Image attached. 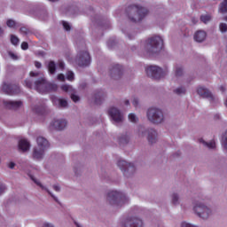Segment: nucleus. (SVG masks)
I'll return each mask as SVG.
<instances>
[{
	"instance_id": "nucleus-2",
	"label": "nucleus",
	"mask_w": 227,
	"mask_h": 227,
	"mask_svg": "<svg viewBox=\"0 0 227 227\" xmlns=\"http://www.w3.org/2000/svg\"><path fill=\"white\" fill-rule=\"evenodd\" d=\"M145 47L149 54L160 52L164 49V40L160 36H153L145 41Z\"/></svg>"
},
{
	"instance_id": "nucleus-36",
	"label": "nucleus",
	"mask_w": 227,
	"mask_h": 227,
	"mask_svg": "<svg viewBox=\"0 0 227 227\" xmlns=\"http://www.w3.org/2000/svg\"><path fill=\"white\" fill-rule=\"evenodd\" d=\"M19 37H17L16 35H11V43H12V45H19Z\"/></svg>"
},
{
	"instance_id": "nucleus-7",
	"label": "nucleus",
	"mask_w": 227,
	"mask_h": 227,
	"mask_svg": "<svg viewBox=\"0 0 227 227\" xmlns=\"http://www.w3.org/2000/svg\"><path fill=\"white\" fill-rule=\"evenodd\" d=\"M75 61L78 64V67H90V63H91V57L86 51H80L76 56Z\"/></svg>"
},
{
	"instance_id": "nucleus-37",
	"label": "nucleus",
	"mask_w": 227,
	"mask_h": 227,
	"mask_svg": "<svg viewBox=\"0 0 227 227\" xmlns=\"http://www.w3.org/2000/svg\"><path fill=\"white\" fill-rule=\"evenodd\" d=\"M33 79L32 78H27L25 80V86H27V88H33Z\"/></svg>"
},
{
	"instance_id": "nucleus-48",
	"label": "nucleus",
	"mask_w": 227,
	"mask_h": 227,
	"mask_svg": "<svg viewBox=\"0 0 227 227\" xmlns=\"http://www.w3.org/2000/svg\"><path fill=\"white\" fill-rule=\"evenodd\" d=\"M8 56L12 59H19V57L16 56L15 53H13L12 51H8Z\"/></svg>"
},
{
	"instance_id": "nucleus-46",
	"label": "nucleus",
	"mask_w": 227,
	"mask_h": 227,
	"mask_svg": "<svg viewBox=\"0 0 227 227\" xmlns=\"http://www.w3.org/2000/svg\"><path fill=\"white\" fill-rule=\"evenodd\" d=\"M71 99L73 100V102H79V100H81V98H79V96L75 94H71Z\"/></svg>"
},
{
	"instance_id": "nucleus-27",
	"label": "nucleus",
	"mask_w": 227,
	"mask_h": 227,
	"mask_svg": "<svg viewBox=\"0 0 227 227\" xmlns=\"http://www.w3.org/2000/svg\"><path fill=\"white\" fill-rule=\"evenodd\" d=\"M200 143H202V145H204L205 146H207V148H209L210 150L215 148V141L212 140L210 142H206L205 140H203V138H200Z\"/></svg>"
},
{
	"instance_id": "nucleus-44",
	"label": "nucleus",
	"mask_w": 227,
	"mask_h": 227,
	"mask_svg": "<svg viewBox=\"0 0 227 227\" xmlns=\"http://www.w3.org/2000/svg\"><path fill=\"white\" fill-rule=\"evenodd\" d=\"M67 81H74V73L72 71H68L67 74Z\"/></svg>"
},
{
	"instance_id": "nucleus-34",
	"label": "nucleus",
	"mask_w": 227,
	"mask_h": 227,
	"mask_svg": "<svg viewBox=\"0 0 227 227\" xmlns=\"http://www.w3.org/2000/svg\"><path fill=\"white\" fill-rule=\"evenodd\" d=\"M128 118H129V121H131V123H137L138 119L136 116V114H129Z\"/></svg>"
},
{
	"instance_id": "nucleus-45",
	"label": "nucleus",
	"mask_w": 227,
	"mask_h": 227,
	"mask_svg": "<svg viewBox=\"0 0 227 227\" xmlns=\"http://www.w3.org/2000/svg\"><path fill=\"white\" fill-rule=\"evenodd\" d=\"M172 203L173 205H176L178 203V195L176 193L172 195Z\"/></svg>"
},
{
	"instance_id": "nucleus-58",
	"label": "nucleus",
	"mask_w": 227,
	"mask_h": 227,
	"mask_svg": "<svg viewBox=\"0 0 227 227\" xmlns=\"http://www.w3.org/2000/svg\"><path fill=\"white\" fill-rule=\"evenodd\" d=\"M72 10H74V8H73V7H69V10H68L67 12H66V13H67V15L72 14V13H73V12H72Z\"/></svg>"
},
{
	"instance_id": "nucleus-19",
	"label": "nucleus",
	"mask_w": 227,
	"mask_h": 227,
	"mask_svg": "<svg viewBox=\"0 0 227 227\" xmlns=\"http://www.w3.org/2000/svg\"><path fill=\"white\" fill-rule=\"evenodd\" d=\"M197 93L198 95H200V97H202L203 98H210V100H214V96L212 95V92L203 87H200L197 90Z\"/></svg>"
},
{
	"instance_id": "nucleus-3",
	"label": "nucleus",
	"mask_w": 227,
	"mask_h": 227,
	"mask_svg": "<svg viewBox=\"0 0 227 227\" xmlns=\"http://www.w3.org/2000/svg\"><path fill=\"white\" fill-rule=\"evenodd\" d=\"M30 77H39L35 82L34 88L39 93H47L49 91L47 80L40 73L30 72Z\"/></svg>"
},
{
	"instance_id": "nucleus-60",
	"label": "nucleus",
	"mask_w": 227,
	"mask_h": 227,
	"mask_svg": "<svg viewBox=\"0 0 227 227\" xmlns=\"http://www.w3.org/2000/svg\"><path fill=\"white\" fill-rule=\"evenodd\" d=\"M220 90L222 91V93H224V91H226V88L224 86H221Z\"/></svg>"
},
{
	"instance_id": "nucleus-8",
	"label": "nucleus",
	"mask_w": 227,
	"mask_h": 227,
	"mask_svg": "<svg viewBox=\"0 0 227 227\" xmlns=\"http://www.w3.org/2000/svg\"><path fill=\"white\" fill-rule=\"evenodd\" d=\"M5 109L10 111H19L24 107V102L22 100H3Z\"/></svg>"
},
{
	"instance_id": "nucleus-51",
	"label": "nucleus",
	"mask_w": 227,
	"mask_h": 227,
	"mask_svg": "<svg viewBox=\"0 0 227 227\" xmlns=\"http://www.w3.org/2000/svg\"><path fill=\"white\" fill-rule=\"evenodd\" d=\"M52 189H54L56 192H59L61 191V186H59V184H53Z\"/></svg>"
},
{
	"instance_id": "nucleus-43",
	"label": "nucleus",
	"mask_w": 227,
	"mask_h": 227,
	"mask_svg": "<svg viewBox=\"0 0 227 227\" xmlns=\"http://www.w3.org/2000/svg\"><path fill=\"white\" fill-rule=\"evenodd\" d=\"M219 27H220V31L222 33H226V31H227V25H226V23H221Z\"/></svg>"
},
{
	"instance_id": "nucleus-38",
	"label": "nucleus",
	"mask_w": 227,
	"mask_h": 227,
	"mask_svg": "<svg viewBox=\"0 0 227 227\" xmlns=\"http://www.w3.org/2000/svg\"><path fill=\"white\" fill-rule=\"evenodd\" d=\"M174 93H176V95H182V94L184 95L185 94V88H183V87L177 88L174 90Z\"/></svg>"
},
{
	"instance_id": "nucleus-29",
	"label": "nucleus",
	"mask_w": 227,
	"mask_h": 227,
	"mask_svg": "<svg viewBox=\"0 0 227 227\" xmlns=\"http://www.w3.org/2000/svg\"><path fill=\"white\" fill-rule=\"evenodd\" d=\"M219 12L221 13H227V0H223V2L221 3Z\"/></svg>"
},
{
	"instance_id": "nucleus-53",
	"label": "nucleus",
	"mask_w": 227,
	"mask_h": 227,
	"mask_svg": "<svg viewBox=\"0 0 227 227\" xmlns=\"http://www.w3.org/2000/svg\"><path fill=\"white\" fill-rule=\"evenodd\" d=\"M57 79L58 81H62V82L65 81V74H58Z\"/></svg>"
},
{
	"instance_id": "nucleus-16",
	"label": "nucleus",
	"mask_w": 227,
	"mask_h": 227,
	"mask_svg": "<svg viewBox=\"0 0 227 227\" xmlns=\"http://www.w3.org/2000/svg\"><path fill=\"white\" fill-rule=\"evenodd\" d=\"M31 148V143L27 141L26 138L20 139L18 142V150L19 152H22L26 153V152H29Z\"/></svg>"
},
{
	"instance_id": "nucleus-1",
	"label": "nucleus",
	"mask_w": 227,
	"mask_h": 227,
	"mask_svg": "<svg viewBox=\"0 0 227 227\" xmlns=\"http://www.w3.org/2000/svg\"><path fill=\"white\" fill-rule=\"evenodd\" d=\"M126 13L129 20L136 24L141 22L148 15V11L143 6L133 4L127 8Z\"/></svg>"
},
{
	"instance_id": "nucleus-42",
	"label": "nucleus",
	"mask_w": 227,
	"mask_h": 227,
	"mask_svg": "<svg viewBox=\"0 0 227 227\" xmlns=\"http://www.w3.org/2000/svg\"><path fill=\"white\" fill-rule=\"evenodd\" d=\"M184 74V69L182 67H176V77H181Z\"/></svg>"
},
{
	"instance_id": "nucleus-17",
	"label": "nucleus",
	"mask_w": 227,
	"mask_h": 227,
	"mask_svg": "<svg viewBox=\"0 0 227 227\" xmlns=\"http://www.w3.org/2000/svg\"><path fill=\"white\" fill-rule=\"evenodd\" d=\"M30 178H31V180H33L34 183H35L36 185H38L43 191H45L46 192H48V194L52 197V199L54 200V201H56L57 203L59 202V200H58V197H56V195H54L52 192H51L49 191V188H47V186L42 184V183H41L38 179H36L35 176H31Z\"/></svg>"
},
{
	"instance_id": "nucleus-4",
	"label": "nucleus",
	"mask_w": 227,
	"mask_h": 227,
	"mask_svg": "<svg viewBox=\"0 0 227 227\" xmlns=\"http://www.w3.org/2000/svg\"><path fill=\"white\" fill-rule=\"evenodd\" d=\"M147 119L151 123L159 125V123L164 121V114L160 109L151 107L147 111Z\"/></svg>"
},
{
	"instance_id": "nucleus-24",
	"label": "nucleus",
	"mask_w": 227,
	"mask_h": 227,
	"mask_svg": "<svg viewBox=\"0 0 227 227\" xmlns=\"http://www.w3.org/2000/svg\"><path fill=\"white\" fill-rule=\"evenodd\" d=\"M114 121L115 123H120V121H123V114L120 112V110L114 108Z\"/></svg>"
},
{
	"instance_id": "nucleus-40",
	"label": "nucleus",
	"mask_w": 227,
	"mask_h": 227,
	"mask_svg": "<svg viewBox=\"0 0 227 227\" xmlns=\"http://www.w3.org/2000/svg\"><path fill=\"white\" fill-rule=\"evenodd\" d=\"M62 26L66 31H70V29H72V26H70V23L67 21H63Z\"/></svg>"
},
{
	"instance_id": "nucleus-22",
	"label": "nucleus",
	"mask_w": 227,
	"mask_h": 227,
	"mask_svg": "<svg viewBox=\"0 0 227 227\" xmlns=\"http://www.w3.org/2000/svg\"><path fill=\"white\" fill-rule=\"evenodd\" d=\"M205 38H207V32L203 30H199L194 35L195 42H199V43L204 42Z\"/></svg>"
},
{
	"instance_id": "nucleus-6",
	"label": "nucleus",
	"mask_w": 227,
	"mask_h": 227,
	"mask_svg": "<svg viewBox=\"0 0 227 227\" xmlns=\"http://www.w3.org/2000/svg\"><path fill=\"white\" fill-rule=\"evenodd\" d=\"M193 210L199 217H201V219H208L210 214H212L210 208L201 203L195 204Z\"/></svg>"
},
{
	"instance_id": "nucleus-41",
	"label": "nucleus",
	"mask_w": 227,
	"mask_h": 227,
	"mask_svg": "<svg viewBox=\"0 0 227 227\" xmlns=\"http://www.w3.org/2000/svg\"><path fill=\"white\" fill-rule=\"evenodd\" d=\"M20 32L22 33V35H29L30 30L26 27H22L20 28Z\"/></svg>"
},
{
	"instance_id": "nucleus-18",
	"label": "nucleus",
	"mask_w": 227,
	"mask_h": 227,
	"mask_svg": "<svg viewBox=\"0 0 227 227\" xmlns=\"http://www.w3.org/2000/svg\"><path fill=\"white\" fill-rule=\"evenodd\" d=\"M105 201L106 205L113 207L114 205V190H107L105 193Z\"/></svg>"
},
{
	"instance_id": "nucleus-56",
	"label": "nucleus",
	"mask_w": 227,
	"mask_h": 227,
	"mask_svg": "<svg viewBox=\"0 0 227 227\" xmlns=\"http://www.w3.org/2000/svg\"><path fill=\"white\" fill-rule=\"evenodd\" d=\"M35 68H42V63H40L38 61H35Z\"/></svg>"
},
{
	"instance_id": "nucleus-12",
	"label": "nucleus",
	"mask_w": 227,
	"mask_h": 227,
	"mask_svg": "<svg viewBox=\"0 0 227 227\" xmlns=\"http://www.w3.org/2000/svg\"><path fill=\"white\" fill-rule=\"evenodd\" d=\"M129 200L127 199V195H125L121 192L115 191L114 192V205L115 207H123L125 203H128Z\"/></svg>"
},
{
	"instance_id": "nucleus-49",
	"label": "nucleus",
	"mask_w": 227,
	"mask_h": 227,
	"mask_svg": "<svg viewBox=\"0 0 227 227\" xmlns=\"http://www.w3.org/2000/svg\"><path fill=\"white\" fill-rule=\"evenodd\" d=\"M21 49H22L23 51H27V49H29V44H27V42H23V43H21Z\"/></svg>"
},
{
	"instance_id": "nucleus-32",
	"label": "nucleus",
	"mask_w": 227,
	"mask_h": 227,
	"mask_svg": "<svg viewBox=\"0 0 227 227\" xmlns=\"http://www.w3.org/2000/svg\"><path fill=\"white\" fill-rule=\"evenodd\" d=\"M212 17L210 15H202L200 16V20L204 24H207V22H210Z\"/></svg>"
},
{
	"instance_id": "nucleus-9",
	"label": "nucleus",
	"mask_w": 227,
	"mask_h": 227,
	"mask_svg": "<svg viewBox=\"0 0 227 227\" xmlns=\"http://www.w3.org/2000/svg\"><path fill=\"white\" fill-rule=\"evenodd\" d=\"M68 125V121L65 119H54L50 123V129L51 130H65L67 129V126Z\"/></svg>"
},
{
	"instance_id": "nucleus-57",
	"label": "nucleus",
	"mask_w": 227,
	"mask_h": 227,
	"mask_svg": "<svg viewBox=\"0 0 227 227\" xmlns=\"http://www.w3.org/2000/svg\"><path fill=\"white\" fill-rule=\"evenodd\" d=\"M223 148H225V150H227V137L223 138Z\"/></svg>"
},
{
	"instance_id": "nucleus-28",
	"label": "nucleus",
	"mask_w": 227,
	"mask_h": 227,
	"mask_svg": "<svg viewBox=\"0 0 227 227\" xmlns=\"http://www.w3.org/2000/svg\"><path fill=\"white\" fill-rule=\"evenodd\" d=\"M48 72L51 75L56 74V63L52 60L48 63Z\"/></svg>"
},
{
	"instance_id": "nucleus-11",
	"label": "nucleus",
	"mask_w": 227,
	"mask_h": 227,
	"mask_svg": "<svg viewBox=\"0 0 227 227\" xmlns=\"http://www.w3.org/2000/svg\"><path fill=\"white\" fill-rule=\"evenodd\" d=\"M2 91L6 95H17V93H20V89L16 84L4 83Z\"/></svg>"
},
{
	"instance_id": "nucleus-61",
	"label": "nucleus",
	"mask_w": 227,
	"mask_h": 227,
	"mask_svg": "<svg viewBox=\"0 0 227 227\" xmlns=\"http://www.w3.org/2000/svg\"><path fill=\"white\" fill-rule=\"evenodd\" d=\"M107 45L110 49H113V42H108Z\"/></svg>"
},
{
	"instance_id": "nucleus-47",
	"label": "nucleus",
	"mask_w": 227,
	"mask_h": 227,
	"mask_svg": "<svg viewBox=\"0 0 227 227\" xmlns=\"http://www.w3.org/2000/svg\"><path fill=\"white\" fill-rule=\"evenodd\" d=\"M108 114H109V116L111 117V119L112 120H114V108H110L109 110H108Z\"/></svg>"
},
{
	"instance_id": "nucleus-62",
	"label": "nucleus",
	"mask_w": 227,
	"mask_h": 227,
	"mask_svg": "<svg viewBox=\"0 0 227 227\" xmlns=\"http://www.w3.org/2000/svg\"><path fill=\"white\" fill-rule=\"evenodd\" d=\"M49 3H59V0H47Z\"/></svg>"
},
{
	"instance_id": "nucleus-55",
	"label": "nucleus",
	"mask_w": 227,
	"mask_h": 227,
	"mask_svg": "<svg viewBox=\"0 0 227 227\" xmlns=\"http://www.w3.org/2000/svg\"><path fill=\"white\" fill-rule=\"evenodd\" d=\"M59 67H60L61 70H63V68H65V62L59 60Z\"/></svg>"
},
{
	"instance_id": "nucleus-23",
	"label": "nucleus",
	"mask_w": 227,
	"mask_h": 227,
	"mask_svg": "<svg viewBox=\"0 0 227 227\" xmlns=\"http://www.w3.org/2000/svg\"><path fill=\"white\" fill-rule=\"evenodd\" d=\"M32 111L36 114H43V113H45V106L42 105H35L32 107Z\"/></svg>"
},
{
	"instance_id": "nucleus-63",
	"label": "nucleus",
	"mask_w": 227,
	"mask_h": 227,
	"mask_svg": "<svg viewBox=\"0 0 227 227\" xmlns=\"http://www.w3.org/2000/svg\"><path fill=\"white\" fill-rule=\"evenodd\" d=\"M130 104V102L127 99L126 101H125V106H129Z\"/></svg>"
},
{
	"instance_id": "nucleus-25",
	"label": "nucleus",
	"mask_w": 227,
	"mask_h": 227,
	"mask_svg": "<svg viewBox=\"0 0 227 227\" xmlns=\"http://www.w3.org/2000/svg\"><path fill=\"white\" fill-rule=\"evenodd\" d=\"M114 74H115V79L116 77H121V75H123V67L119 64H115Z\"/></svg>"
},
{
	"instance_id": "nucleus-5",
	"label": "nucleus",
	"mask_w": 227,
	"mask_h": 227,
	"mask_svg": "<svg viewBox=\"0 0 227 227\" xmlns=\"http://www.w3.org/2000/svg\"><path fill=\"white\" fill-rule=\"evenodd\" d=\"M145 72L148 77L155 79L156 81H159V79H162V77L166 75V71H163L162 68L157 66H149L145 69Z\"/></svg>"
},
{
	"instance_id": "nucleus-35",
	"label": "nucleus",
	"mask_w": 227,
	"mask_h": 227,
	"mask_svg": "<svg viewBox=\"0 0 227 227\" xmlns=\"http://www.w3.org/2000/svg\"><path fill=\"white\" fill-rule=\"evenodd\" d=\"M58 90V84L48 82V91H56Z\"/></svg>"
},
{
	"instance_id": "nucleus-10",
	"label": "nucleus",
	"mask_w": 227,
	"mask_h": 227,
	"mask_svg": "<svg viewBox=\"0 0 227 227\" xmlns=\"http://www.w3.org/2000/svg\"><path fill=\"white\" fill-rule=\"evenodd\" d=\"M118 168H120L121 171L127 175V173H134L136 171V167L132 163H128L126 160H121L117 162Z\"/></svg>"
},
{
	"instance_id": "nucleus-39",
	"label": "nucleus",
	"mask_w": 227,
	"mask_h": 227,
	"mask_svg": "<svg viewBox=\"0 0 227 227\" xmlns=\"http://www.w3.org/2000/svg\"><path fill=\"white\" fill-rule=\"evenodd\" d=\"M4 192H6V185L0 180V196L1 194H4Z\"/></svg>"
},
{
	"instance_id": "nucleus-30",
	"label": "nucleus",
	"mask_w": 227,
	"mask_h": 227,
	"mask_svg": "<svg viewBox=\"0 0 227 227\" xmlns=\"http://www.w3.org/2000/svg\"><path fill=\"white\" fill-rule=\"evenodd\" d=\"M6 26H7V27L15 29V27H17V21H15V20L9 19L6 21Z\"/></svg>"
},
{
	"instance_id": "nucleus-59",
	"label": "nucleus",
	"mask_w": 227,
	"mask_h": 227,
	"mask_svg": "<svg viewBox=\"0 0 227 227\" xmlns=\"http://www.w3.org/2000/svg\"><path fill=\"white\" fill-rule=\"evenodd\" d=\"M4 35V29L0 27V36H3Z\"/></svg>"
},
{
	"instance_id": "nucleus-31",
	"label": "nucleus",
	"mask_w": 227,
	"mask_h": 227,
	"mask_svg": "<svg viewBox=\"0 0 227 227\" xmlns=\"http://www.w3.org/2000/svg\"><path fill=\"white\" fill-rule=\"evenodd\" d=\"M129 139L130 138L129 137V136L124 135L119 138V142L121 145H127V143H129Z\"/></svg>"
},
{
	"instance_id": "nucleus-50",
	"label": "nucleus",
	"mask_w": 227,
	"mask_h": 227,
	"mask_svg": "<svg viewBox=\"0 0 227 227\" xmlns=\"http://www.w3.org/2000/svg\"><path fill=\"white\" fill-rule=\"evenodd\" d=\"M42 227H56V226H54L52 223L44 222V223L42 224Z\"/></svg>"
},
{
	"instance_id": "nucleus-52",
	"label": "nucleus",
	"mask_w": 227,
	"mask_h": 227,
	"mask_svg": "<svg viewBox=\"0 0 227 227\" xmlns=\"http://www.w3.org/2000/svg\"><path fill=\"white\" fill-rule=\"evenodd\" d=\"M132 104H133L134 107H137V106H138V104H139V99H137V98H134L132 100Z\"/></svg>"
},
{
	"instance_id": "nucleus-26",
	"label": "nucleus",
	"mask_w": 227,
	"mask_h": 227,
	"mask_svg": "<svg viewBox=\"0 0 227 227\" xmlns=\"http://www.w3.org/2000/svg\"><path fill=\"white\" fill-rule=\"evenodd\" d=\"M106 100V96L103 93H98L95 95V102L98 106Z\"/></svg>"
},
{
	"instance_id": "nucleus-13",
	"label": "nucleus",
	"mask_w": 227,
	"mask_h": 227,
	"mask_svg": "<svg viewBox=\"0 0 227 227\" xmlns=\"http://www.w3.org/2000/svg\"><path fill=\"white\" fill-rule=\"evenodd\" d=\"M122 227H143V221L137 217H129L124 220Z\"/></svg>"
},
{
	"instance_id": "nucleus-15",
	"label": "nucleus",
	"mask_w": 227,
	"mask_h": 227,
	"mask_svg": "<svg viewBox=\"0 0 227 227\" xmlns=\"http://www.w3.org/2000/svg\"><path fill=\"white\" fill-rule=\"evenodd\" d=\"M38 148H43V150L48 151L51 148V143L47 138L39 136L36 137V145Z\"/></svg>"
},
{
	"instance_id": "nucleus-14",
	"label": "nucleus",
	"mask_w": 227,
	"mask_h": 227,
	"mask_svg": "<svg viewBox=\"0 0 227 227\" xmlns=\"http://www.w3.org/2000/svg\"><path fill=\"white\" fill-rule=\"evenodd\" d=\"M47 150L43 149L41 147H37L36 145L32 150V157L35 160H43L45 157V153Z\"/></svg>"
},
{
	"instance_id": "nucleus-20",
	"label": "nucleus",
	"mask_w": 227,
	"mask_h": 227,
	"mask_svg": "<svg viewBox=\"0 0 227 227\" xmlns=\"http://www.w3.org/2000/svg\"><path fill=\"white\" fill-rule=\"evenodd\" d=\"M54 106H57L59 109H65V107H68V102L64 98H55L52 100Z\"/></svg>"
},
{
	"instance_id": "nucleus-54",
	"label": "nucleus",
	"mask_w": 227,
	"mask_h": 227,
	"mask_svg": "<svg viewBox=\"0 0 227 227\" xmlns=\"http://www.w3.org/2000/svg\"><path fill=\"white\" fill-rule=\"evenodd\" d=\"M8 168L10 169H13V168H15V162H13V161L9 162L8 163Z\"/></svg>"
},
{
	"instance_id": "nucleus-33",
	"label": "nucleus",
	"mask_w": 227,
	"mask_h": 227,
	"mask_svg": "<svg viewBox=\"0 0 227 227\" xmlns=\"http://www.w3.org/2000/svg\"><path fill=\"white\" fill-rule=\"evenodd\" d=\"M61 90L67 93L74 91V88L70 85H62Z\"/></svg>"
},
{
	"instance_id": "nucleus-64",
	"label": "nucleus",
	"mask_w": 227,
	"mask_h": 227,
	"mask_svg": "<svg viewBox=\"0 0 227 227\" xmlns=\"http://www.w3.org/2000/svg\"><path fill=\"white\" fill-rule=\"evenodd\" d=\"M215 120H219V114L215 115Z\"/></svg>"
},
{
	"instance_id": "nucleus-21",
	"label": "nucleus",
	"mask_w": 227,
	"mask_h": 227,
	"mask_svg": "<svg viewBox=\"0 0 227 227\" xmlns=\"http://www.w3.org/2000/svg\"><path fill=\"white\" fill-rule=\"evenodd\" d=\"M147 139L151 145L157 143V131L153 129H149Z\"/></svg>"
}]
</instances>
